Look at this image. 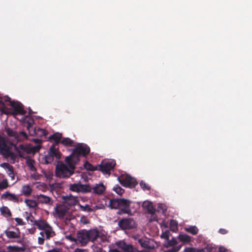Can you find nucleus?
Listing matches in <instances>:
<instances>
[{
  "mask_svg": "<svg viewBox=\"0 0 252 252\" xmlns=\"http://www.w3.org/2000/svg\"><path fill=\"white\" fill-rule=\"evenodd\" d=\"M10 106L13 109L14 114L24 115L26 112L24 110L23 106L20 102L12 101V102H10Z\"/></svg>",
  "mask_w": 252,
  "mask_h": 252,
  "instance_id": "13",
  "label": "nucleus"
},
{
  "mask_svg": "<svg viewBox=\"0 0 252 252\" xmlns=\"http://www.w3.org/2000/svg\"><path fill=\"white\" fill-rule=\"evenodd\" d=\"M22 193L25 196H29L32 192V189L30 185H25L22 186Z\"/></svg>",
  "mask_w": 252,
  "mask_h": 252,
  "instance_id": "31",
  "label": "nucleus"
},
{
  "mask_svg": "<svg viewBox=\"0 0 252 252\" xmlns=\"http://www.w3.org/2000/svg\"><path fill=\"white\" fill-rule=\"evenodd\" d=\"M105 187L102 183L96 184L93 188V192L96 194H102L105 190Z\"/></svg>",
  "mask_w": 252,
  "mask_h": 252,
  "instance_id": "24",
  "label": "nucleus"
},
{
  "mask_svg": "<svg viewBox=\"0 0 252 252\" xmlns=\"http://www.w3.org/2000/svg\"><path fill=\"white\" fill-rule=\"evenodd\" d=\"M26 164L30 168V169L32 171H34L36 170V168L35 167L34 160L32 159H28L26 161Z\"/></svg>",
  "mask_w": 252,
  "mask_h": 252,
  "instance_id": "41",
  "label": "nucleus"
},
{
  "mask_svg": "<svg viewBox=\"0 0 252 252\" xmlns=\"http://www.w3.org/2000/svg\"><path fill=\"white\" fill-rule=\"evenodd\" d=\"M120 183L125 187L133 188L137 184L135 179L129 175L122 176L118 178Z\"/></svg>",
  "mask_w": 252,
  "mask_h": 252,
  "instance_id": "8",
  "label": "nucleus"
},
{
  "mask_svg": "<svg viewBox=\"0 0 252 252\" xmlns=\"http://www.w3.org/2000/svg\"><path fill=\"white\" fill-rule=\"evenodd\" d=\"M219 252H232L230 250L227 249L222 246L219 248Z\"/></svg>",
  "mask_w": 252,
  "mask_h": 252,
  "instance_id": "51",
  "label": "nucleus"
},
{
  "mask_svg": "<svg viewBox=\"0 0 252 252\" xmlns=\"http://www.w3.org/2000/svg\"><path fill=\"white\" fill-rule=\"evenodd\" d=\"M29 218H30V217H27L26 218L27 220H29Z\"/></svg>",
  "mask_w": 252,
  "mask_h": 252,
  "instance_id": "59",
  "label": "nucleus"
},
{
  "mask_svg": "<svg viewBox=\"0 0 252 252\" xmlns=\"http://www.w3.org/2000/svg\"><path fill=\"white\" fill-rule=\"evenodd\" d=\"M35 197L37 199V201L41 204H45L48 206H52L53 205V200L48 196L40 194H37Z\"/></svg>",
  "mask_w": 252,
  "mask_h": 252,
  "instance_id": "15",
  "label": "nucleus"
},
{
  "mask_svg": "<svg viewBox=\"0 0 252 252\" xmlns=\"http://www.w3.org/2000/svg\"><path fill=\"white\" fill-rule=\"evenodd\" d=\"M12 101L11 100V98L7 96H5L3 97L0 96V104L2 106L3 108L6 107V105H10V102Z\"/></svg>",
  "mask_w": 252,
  "mask_h": 252,
  "instance_id": "28",
  "label": "nucleus"
},
{
  "mask_svg": "<svg viewBox=\"0 0 252 252\" xmlns=\"http://www.w3.org/2000/svg\"><path fill=\"white\" fill-rule=\"evenodd\" d=\"M15 220L17 222V224L20 225H24L25 224V222L23 221V220L19 218H15Z\"/></svg>",
  "mask_w": 252,
  "mask_h": 252,
  "instance_id": "49",
  "label": "nucleus"
},
{
  "mask_svg": "<svg viewBox=\"0 0 252 252\" xmlns=\"http://www.w3.org/2000/svg\"><path fill=\"white\" fill-rule=\"evenodd\" d=\"M219 232L222 235L225 234L228 232V231L224 228H220L219 230Z\"/></svg>",
  "mask_w": 252,
  "mask_h": 252,
  "instance_id": "53",
  "label": "nucleus"
},
{
  "mask_svg": "<svg viewBox=\"0 0 252 252\" xmlns=\"http://www.w3.org/2000/svg\"><path fill=\"white\" fill-rule=\"evenodd\" d=\"M62 199L64 205L69 207L76 205L79 201L77 197L74 196L71 194L63 196Z\"/></svg>",
  "mask_w": 252,
  "mask_h": 252,
  "instance_id": "11",
  "label": "nucleus"
},
{
  "mask_svg": "<svg viewBox=\"0 0 252 252\" xmlns=\"http://www.w3.org/2000/svg\"><path fill=\"white\" fill-rule=\"evenodd\" d=\"M143 206L146 208L147 212L152 215V218L150 219V221H157L158 220L157 217L155 216L156 209L153 207L152 204L149 202H144Z\"/></svg>",
  "mask_w": 252,
  "mask_h": 252,
  "instance_id": "14",
  "label": "nucleus"
},
{
  "mask_svg": "<svg viewBox=\"0 0 252 252\" xmlns=\"http://www.w3.org/2000/svg\"><path fill=\"white\" fill-rule=\"evenodd\" d=\"M90 151V149L86 144L79 143L73 150L71 154L67 157H70V159L76 164L80 160V157H86Z\"/></svg>",
  "mask_w": 252,
  "mask_h": 252,
  "instance_id": "3",
  "label": "nucleus"
},
{
  "mask_svg": "<svg viewBox=\"0 0 252 252\" xmlns=\"http://www.w3.org/2000/svg\"><path fill=\"white\" fill-rule=\"evenodd\" d=\"M55 210L60 218H63L66 213V210L64 207L61 205L57 206L55 208Z\"/></svg>",
  "mask_w": 252,
  "mask_h": 252,
  "instance_id": "26",
  "label": "nucleus"
},
{
  "mask_svg": "<svg viewBox=\"0 0 252 252\" xmlns=\"http://www.w3.org/2000/svg\"><path fill=\"white\" fill-rule=\"evenodd\" d=\"M9 187L7 179H4L0 182V190L6 189Z\"/></svg>",
  "mask_w": 252,
  "mask_h": 252,
  "instance_id": "42",
  "label": "nucleus"
},
{
  "mask_svg": "<svg viewBox=\"0 0 252 252\" xmlns=\"http://www.w3.org/2000/svg\"><path fill=\"white\" fill-rule=\"evenodd\" d=\"M47 252H61L60 249L54 248L51 250L48 251Z\"/></svg>",
  "mask_w": 252,
  "mask_h": 252,
  "instance_id": "55",
  "label": "nucleus"
},
{
  "mask_svg": "<svg viewBox=\"0 0 252 252\" xmlns=\"http://www.w3.org/2000/svg\"><path fill=\"white\" fill-rule=\"evenodd\" d=\"M206 249H197L195 248H186L185 252H205Z\"/></svg>",
  "mask_w": 252,
  "mask_h": 252,
  "instance_id": "40",
  "label": "nucleus"
},
{
  "mask_svg": "<svg viewBox=\"0 0 252 252\" xmlns=\"http://www.w3.org/2000/svg\"><path fill=\"white\" fill-rule=\"evenodd\" d=\"M131 203V201L125 198H120L119 207L121 208L119 209L117 214L119 215L128 214L129 215H132V212L130 209Z\"/></svg>",
  "mask_w": 252,
  "mask_h": 252,
  "instance_id": "6",
  "label": "nucleus"
},
{
  "mask_svg": "<svg viewBox=\"0 0 252 252\" xmlns=\"http://www.w3.org/2000/svg\"><path fill=\"white\" fill-rule=\"evenodd\" d=\"M116 165L114 160H104L100 164H98V170L101 171L104 174L109 173Z\"/></svg>",
  "mask_w": 252,
  "mask_h": 252,
  "instance_id": "5",
  "label": "nucleus"
},
{
  "mask_svg": "<svg viewBox=\"0 0 252 252\" xmlns=\"http://www.w3.org/2000/svg\"><path fill=\"white\" fill-rule=\"evenodd\" d=\"M35 230H32V232H31L32 233H33L34 232Z\"/></svg>",
  "mask_w": 252,
  "mask_h": 252,
  "instance_id": "60",
  "label": "nucleus"
},
{
  "mask_svg": "<svg viewBox=\"0 0 252 252\" xmlns=\"http://www.w3.org/2000/svg\"><path fill=\"white\" fill-rule=\"evenodd\" d=\"M61 143L65 146H72L73 141L69 138H63L61 140Z\"/></svg>",
  "mask_w": 252,
  "mask_h": 252,
  "instance_id": "38",
  "label": "nucleus"
},
{
  "mask_svg": "<svg viewBox=\"0 0 252 252\" xmlns=\"http://www.w3.org/2000/svg\"><path fill=\"white\" fill-rule=\"evenodd\" d=\"M116 245L124 252H136V249L131 245L127 244L124 241L117 242Z\"/></svg>",
  "mask_w": 252,
  "mask_h": 252,
  "instance_id": "16",
  "label": "nucleus"
},
{
  "mask_svg": "<svg viewBox=\"0 0 252 252\" xmlns=\"http://www.w3.org/2000/svg\"><path fill=\"white\" fill-rule=\"evenodd\" d=\"M9 147L7 141L3 134L0 133V152L1 154Z\"/></svg>",
  "mask_w": 252,
  "mask_h": 252,
  "instance_id": "23",
  "label": "nucleus"
},
{
  "mask_svg": "<svg viewBox=\"0 0 252 252\" xmlns=\"http://www.w3.org/2000/svg\"><path fill=\"white\" fill-rule=\"evenodd\" d=\"M177 241L175 238H172V239L170 240L169 239H168V240H167V247L168 246H170V247L175 246V245H177Z\"/></svg>",
  "mask_w": 252,
  "mask_h": 252,
  "instance_id": "46",
  "label": "nucleus"
},
{
  "mask_svg": "<svg viewBox=\"0 0 252 252\" xmlns=\"http://www.w3.org/2000/svg\"><path fill=\"white\" fill-rule=\"evenodd\" d=\"M31 135H36L39 137H42L43 136H46L48 134L47 131L43 129L42 128H36L35 127L32 130V132L29 133Z\"/></svg>",
  "mask_w": 252,
  "mask_h": 252,
  "instance_id": "22",
  "label": "nucleus"
},
{
  "mask_svg": "<svg viewBox=\"0 0 252 252\" xmlns=\"http://www.w3.org/2000/svg\"><path fill=\"white\" fill-rule=\"evenodd\" d=\"M0 166L5 169H6V172L7 174H11L14 172V168L13 166L9 164L8 163H3L0 164Z\"/></svg>",
  "mask_w": 252,
  "mask_h": 252,
  "instance_id": "33",
  "label": "nucleus"
},
{
  "mask_svg": "<svg viewBox=\"0 0 252 252\" xmlns=\"http://www.w3.org/2000/svg\"><path fill=\"white\" fill-rule=\"evenodd\" d=\"M173 222V221H171V223L172 224V223Z\"/></svg>",
  "mask_w": 252,
  "mask_h": 252,
  "instance_id": "62",
  "label": "nucleus"
},
{
  "mask_svg": "<svg viewBox=\"0 0 252 252\" xmlns=\"http://www.w3.org/2000/svg\"><path fill=\"white\" fill-rule=\"evenodd\" d=\"M74 252H89L86 249H82L77 248L75 250Z\"/></svg>",
  "mask_w": 252,
  "mask_h": 252,
  "instance_id": "54",
  "label": "nucleus"
},
{
  "mask_svg": "<svg viewBox=\"0 0 252 252\" xmlns=\"http://www.w3.org/2000/svg\"><path fill=\"white\" fill-rule=\"evenodd\" d=\"M120 206V199H113L110 200L109 207L111 209H117Z\"/></svg>",
  "mask_w": 252,
  "mask_h": 252,
  "instance_id": "36",
  "label": "nucleus"
},
{
  "mask_svg": "<svg viewBox=\"0 0 252 252\" xmlns=\"http://www.w3.org/2000/svg\"><path fill=\"white\" fill-rule=\"evenodd\" d=\"M81 222L83 224H88L89 223V220L85 217H83L81 218Z\"/></svg>",
  "mask_w": 252,
  "mask_h": 252,
  "instance_id": "52",
  "label": "nucleus"
},
{
  "mask_svg": "<svg viewBox=\"0 0 252 252\" xmlns=\"http://www.w3.org/2000/svg\"><path fill=\"white\" fill-rule=\"evenodd\" d=\"M184 229L186 232L190 233L193 235H196L199 231L198 228L195 225H191L189 227H186L184 228Z\"/></svg>",
  "mask_w": 252,
  "mask_h": 252,
  "instance_id": "29",
  "label": "nucleus"
},
{
  "mask_svg": "<svg viewBox=\"0 0 252 252\" xmlns=\"http://www.w3.org/2000/svg\"><path fill=\"white\" fill-rule=\"evenodd\" d=\"M96 252H106V251L101 248H98L96 249Z\"/></svg>",
  "mask_w": 252,
  "mask_h": 252,
  "instance_id": "57",
  "label": "nucleus"
},
{
  "mask_svg": "<svg viewBox=\"0 0 252 252\" xmlns=\"http://www.w3.org/2000/svg\"><path fill=\"white\" fill-rule=\"evenodd\" d=\"M1 198L5 200L7 199L9 201H13L15 203H18L19 201V197L17 195L8 191L2 194L1 196Z\"/></svg>",
  "mask_w": 252,
  "mask_h": 252,
  "instance_id": "20",
  "label": "nucleus"
},
{
  "mask_svg": "<svg viewBox=\"0 0 252 252\" xmlns=\"http://www.w3.org/2000/svg\"><path fill=\"white\" fill-rule=\"evenodd\" d=\"M70 190L76 192L87 193L92 191V188L88 185L73 184L69 185Z\"/></svg>",
  "mask_w": 252,
  "mask_h": 252,
  "instance_id": "9",
  "label": "nucleus"
},
{
  "mask_svg": "<svg viewBox=\"0 0 252 252\" xmlns=\"http://www.w3.org/2000/svg\"><path fill=\"white\" fill-rule=\"evenodd\" d=\"M33 225L36 226L37 228L41 230L40 235L45 236L46 240H50L56 235L53 227L46 220H35L33 221Z\"/></svg>",
  "mask_w": 252,
  "mask_h": 252,
  "instance_id": "2",
  "label": "nucleus"
},
{
  "mask_svg": "<svg viewBox=\"0 0 252 252\" xmlns=\"http://www.w3.org/2000/svg\"><path fill=\"white\" fill-rule=\"evenodd\" d=\"M5 131L8 136L14 138L17 142H21L28 138L27 133L23 131L17 132L9 127H5Z\"/></svg>",
  "mask_w": 252,
  "mask_h": 252,
  "instance_id": "4",
  "label": "nucleus"
},
{
  "mask_svg": "<svg viewBox=\"0 0 252 252\" xmlns=\"http://www.w3.org/2000/svg\"><path fill=\"white\" fill-rule=\"evenodd\" d=\"M79 207L80 209L85 212H91L93 211V209L91 208L90 205L86 204L85 206H83L82 205H79Z\"/></svg>",
  "mask_w": 252,
  "mask_h": 252,
  "instance_id": "44",
  "label": "nucleus"
},
{
  "mask_svg": "<svg viewBox=\"0 0 252 252\" xmlns=\"http://www.w3.org/2000/svg\"><path fill=\"white\" fill-rule=\"evenodd\" d=\"M65 161L66 164L60 162L56 167V175L60 178H68L74 173L76 164L70 159V157H66Z\"/></svg>",
  "mask_w": 252,
  "mask_h": 252,
  "instance_id": "1",
  "label": "nucleus"
},
{
  "mask_svg": "<svg viewBox=\"0 0 252 252\" xmlns=\"http://www.w3.org/2000/svg\"><path fill=\"white\" fill-rule=\"evenodd\" d=\"M84 167L86 170L91 171L98 170V165L96 166H94L87 161H86L84 163Z\"/></svg>",
  "mask_w": 252,
  "mask_h": 252,
  "instance_id": "34",
  "label": "nucleus"
},
{
  "mask_svg": "<svg viewBox=\"0 0 252 252\" xmlns=\"http://www.w3.org/2000/svg\"><path fill=\"white\" fill-rule=\"evenodd\" d=\"M182 246H173L172 248L168 250L166 252H178L181 249Z\"/></svg>",
  "mask_w": 252,
  "mask_h": 252,
  "instance_id": "48",
  "label": "nucleus"
},
{
  "mask_svg": "<svg viewBox=\"0 0 252 252\" xmlns=\"http://www.w3.org/2000/svg\"><path fill=\"white\" fill-rule=\"evenodd\" d=\"M8 176L11 178L12 180H14L15 179V174L14 172L11 173V174H8Z\"/></svg>",
  "mask_w": 252,
  "mask_h": 252,
  "instance_id": "56",
  "label": "nucleus"
},
{
  "mask_svg": "<svg viewBox=\"0 0 252 252\" xmlns=\"http://www.w3.org/2000/svg\"><path fill=\"white\" fill-rule=\"evenodd\" d=\"M88 236V230H80L77 233L76 241L82 246H85L89 242Z\"/></svg>",
  "mask_w": 252,
  "mask_h": 252,
  "instance_id": "10",
  "label": "nucleus"
},
{
  "mask_svg": "<svg viewBox=\"0 0 252 252\" xmlns=\"http://www.w3.org/2000/svg\"><path fill=\"white\" fill-rule=\"evenodd\" d=\"M140 185L141 188L144 190H148L149 191L151 189V187L147 184L145 182L141 181L140 183Z\"/></svg>",
  "mask_w": 252,
  "mask_h": 252,
  "instance_id": "45",
  "label": "nucleus"
},
{
  "mask_svg": "<svg viewBox=\"0 0 252 252\" xmlns=\"http://www.w3.org/2000/svg\"><path fill=\"white\" fill-rule=\"evenodd\" d=\"M118 225L122 230H126L136 227L137 224L133 219L125 218L118 221Z\"/></svg>",
  "mask_w": 252,
  "mask_h": 252,
  "instance_id": "7",
  "label": "nucleus"
},
{
  "mask_svg": "<svg viewBox=\"0 0 252 252\" xmlns=\"http://www.w3.org/2000/svg\"><path fill=\"white\" fill-rule=\"evenodd\" d=\"M16 241L18 242H21V241H19V240H17Z\"/></svg>",
  "mask_w": 252,
  "mask_h": 252,
  "instance_id": "61",
  "label": "nucleus"
},
{
  "mask_svg": "<svg viewBox=\"0 0 252 252\" xmlns=\"http://www.w3.org/2000/svg\"><path fill=\"white\" fill-rule=\"evenodd\" d=\"M113 190L115 191L118 194L122 195L124 192V189L121 188L119 185H115Z\"/></svg>",
  "mask_w": 252,
  "mask_h": 252,
  "instance_id": "43",
  "label": "nucleus"
},
{
  "mask_svg": "<svg viewBox=\"0 0 252 252\" xmlns=\"http://www.w3.org/2000/svg\"><path fill=\"white\" fill-rule=\"evenodd\" d=\"M48 153L57 160L61 159L62 154L58 148H56L54 145L50 147Z\"/></svg>",
  "mask_w": 252,
  "mask_h": 252,
  "instance_id": "21",
  "label": "nucleus"
},
{
  "mask_svg": "<svg viewBox=\"0 0 252 252\" xmlns=\"http://www.w3.org/2000/svg\"><path fill=\"white\" fill-rule=\"evenodd\" d=\"M34 123L33 119L31 117L26 116L25 119V124L26 125L27 128L29 132H31L34 127L33 125Z\"/></svg>",
  "mask_w": 252,
  "mask_h": 252,
  "instance_id": "25",
  "label": "nucleus"
},
{
  "mask_svg": "<svg viewBox=\"0 0 252 252\" xmlns=\"http://www.w3.org/2000/svg\"><path fill=\"white\" fill-rule=\"evenodd\" d=\"M1 154L6 158L9 159L11 162L14 163L16 159L18 158L17 155L11 152L9 148L6 150H4V152L1 153Z\"/></svg>",
  "mask_w": 252,
  "mask_h": 252,
  "instance_id": "19",
  "label": "nucleus"
},
{
  "mask_svg": "<svg viewBox=\"0 0 252 252\" xmlns=\"http://www.w3.org/2000/svg\"><path fill=\"white\" fill-rule=\"evenodd\" d=\"M2 215L5 216L10 217L12 216V213L9 209L6 206H3L0 209Z\"/></svg>",
  "mask_w": 252,
  "mask_h": 252,
  "instance_id": "37",
  "label": "nucleus"
},
{
  "mask_svg": "<svg viewBox=\"0 0 252 252\" xmlns=\"http://www.w3.org/2000/svg\"><path fill=\"white\" fill-rule=\"evenodd\" d=\"M20 146L21 147V148H23V147H24L23 145H21Z\"/></svg>",
  "mask_w": 252,
  "mask_h": 252,
  "instance_id": "58",
  "label": "nucleus"
},
{
  "mask_svg": "<svg viewBox=\"0 0 252 252\" xmlns=\"http://www.w3.org/2000/svg\"><path fill=\"white\" fill-rule=\"evenodd\" d=\"M178 238L180 242L184 243H189L191 241V237L186 234H180Z\"/></svg>",
  "mask_w": 252,
  "mask_h": 252,
  "instance_id": "30",
  "label": "nucleus"
},
{
  "mask_svg": "<svg viewBox=\"0 0 252 252\" xmlns=\"http://www.w3.org/2000/svg\"><path fill=\"white\" fill-rule=\"evenodd\" d=\"M89 241L94 242L95 241L98 242V239H102L100 237V233L96 229H91L88 231Z\"/></svg>",
  "mask_w": 252,
  "mask_h": 252,
  "instance_id": "17",
  "label": "nucleus"
},
{
  "mask_svg": "<svg viewBox=\"0 0 252 252\" xmlns=\"http://www.w3.org/2000/svg\"><path fill=\"white\" fill-rule=\"evenodd\" d=\"M54 159L55 158L52 157V156L48 153V154L43 158V162L45 164H49L51 163Z\"/></svg>",
  "mask_w": 252,
  "mask_h": 252,
  "instance_id": "39",
  "label": "nucleus"
},
{
  "mask_svg": "<svg viewBox=\"0 0 252 252\" xmlns=\"http://www.w3.org/2000/svg\"><path fill=\"white\" fill-rule=\"evenodd\" d=\"M4 233L9 239L19 240L21 238V233L18 228H13V230L7 229L5 230Z\"/></svg>",
  "mask_w": 252,
  "mask_h": 252,
  "instance_id": "12",
  "label": "nucleus"
},
{
  "mask_svg": "<svg viewBox=\"0 0 252 252\" xmlns=\"http://www.w3.org/2000/svg\"><path fill=\"white\" fill-rule=\"evenodd\" d=\"M170 235V232L169 230H166L165 231L163 232L160 237L161 238H163L166 239L167 241L168 240L169 237Z\"/></svg>",
  "mask_w": 252,
  "mask_h": 252,
  "instance_id": "47",
  "label": "nucleus"
},
{
  "mask_svg": "<svg viewBox=\"0 0 252 252\" xmlns=\"http://www.w3.org/2000/svg\"><path fill=\"white\" fill-rule=\"evenodd\" d=\"M45 238V236L39 237L38 238V243L39 245H43L44 243Z\"/></svg>",
  "mask_w": 252,
  "mask_h": 252,
  "instance_id": "50",
  "label": "nucleus"
},
{
  "mask_svg": "<svg viewBox=\"0 0 252 252\" xmlns=\"http://www.w3.org/2000/svg\"><path fill=\"white\" fill-rule=\"evenodd\" d=\"M8 252H24L25 248L24 247H19L16 246H8L7 248Z\"/></svg>",
  "mask_w": 252,
  "mask_h": 252,
  "instance_id": "32",
  "label": "nucleus"
},
{
  "mask_svg": "<svg viewBox=\"0 0 252 252\" xmlns=\"http://www.w3.org/2000/svg\"><path fill=\"white\" fill-rule=\"evenodd\" d=\"M25 203L26 205L31 208H35L37 207L38 204L36 201L32 199H26L25 200Z\"/></svg>",
  "mask_w": 252,
  "mask_h": 252,
  "instance_id": "35",
  "label": "nucleus"
},
{
  "mask_svg": "<svg viewBox=\"0 0 252 252\" xmlns=\"http://www.w3.org/2000/svg\"><path fill=\"white\" fill-rule=\"evenodd\" d=\"M62 138V134L59 133H56L55 134H53L51 135H50L49 137V140L51 141L53 140L55 141V146L61 142Z\"/></svg>",
  "mask_w": 252,
  "mask_h": 252,
  "instance_id": "27",
  "label": "nucleus"
},
{
  "mask_svg": "<svg viewBox=\"0 0 252 252\" xmlns=\"http://www.w3.org/2000/svg\"><path fill=\"white\" fill-rule=\"evenodd\" d=\"M138 242L141 247L148 249L153 250L155 248L154 245L151 242V240L147 238H139Z\"/></svg>",
  "mask_w": 252,
  "mask_h": 252,
  "instance_id": "18",
  "label": "nucleus"
}]
</instances>
